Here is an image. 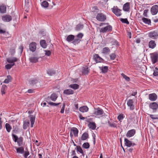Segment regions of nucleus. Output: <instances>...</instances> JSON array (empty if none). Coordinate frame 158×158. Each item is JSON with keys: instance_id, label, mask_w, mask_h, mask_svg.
<instances>
[{"instance_id": "nucleus-25", "label": "nucleus", "mask_w": 158, "mask_h": 158, "mask_svg": "<svg viewBox=\"0 0 158 158\" xmlns=\"http://www.w3.org/2000/svg\"><path fill=\"white\" fill-rule=\"evenodd\" d=\"M130 9V4L129 2L126 3L123 6V10L126 11H128Z\"/></svg>"}, {"instance_id": "nucleus-7", "label": "nucleus", "mask_w": 158, "mask_h": 158, "mask_svg": "<svg viewBox=\"0 0 158 158\" xmlns=\"http://www.w3.org/2000/svg\"><path fill=\"white\" fill-rule=\"evenodd\" d=\"M149 107L153 110V112H155L158 109V104L156 102H151L149 104Z\"/></svg>"}, {"instance_id": "nucleus-3", "label": "nucleus", "mask_w": 158, "mask_h": 158, "mask_svg": "<svg viewBox=\"0 0 158 158\" xmlns=\"http://www.w3.org/2000/svg\"><path fill=\"white\" fill-rule=\"evenodd\" d=\"M112 27L110 25H108L100 29L99 31L100 33H105L108 32H110L112 30Z\"/></svg>"}, {"instance_id": "nucleus-38", "label": "nucleus", "mask_w": 158, "mask_h": 158, "mask_svg": "<svg viewBox=\"0 0 158 158\" xmlns=\"http://www.w3.org/2000/svg\"><path fill=\"white\" fill-rule=\"evenodd\" d=\"M7 89V86L5 85H3L1 88V91L3 95L5 93V91Z\"/></svg>"}, {"instance_id": "nucleus-8", "label": "nucleus", "mask_w": 158, "mask_h": 158, "mask_svg": "<svg viewBox=\"0 0 158 158\" xmlns=\"http://www.w3.org/2000/svg\"><path fill=\"white\" fill-rule=\"evenodd\" d=\"M151 12L152 15H156L158 12V6L156 5L152 6L151 9Z\"/></svg>"}, {"instance_id": "nucleus-36", "label": "nucleus", "mask_w": 158, "mask_h": 158, "mask_svg": "<svg viewBox=\"0 0 158 158\" xmlns=\"http://www.w3.org/2000/svg\"><path fill=\"white\" fill-rule=\"evenodd\" d=\"M11 81V77L10 76L8 75L7 76V78H6L4 81H3V83H5L8 84L9 82Z\"/></svg>"}, {"instance_id": "nucleus-19", "label": "nucleus", "mask_w": 158, "mask_h": 158, "mask_svg": "<svg viewBox=\"0 0 158 158\" xmlns=\"http://www.w3.org/2000/svg\"><path fill=\"white\" fill-rule=\"evenodd\" d=\"M148 46L149 48L152 49L154 48L156 46V44L155 41L151 40L149 41L148 44Z\"/></svg>"}, {"instance_id": "nucleus-33", "label": "nucleus", "mask_w": 158, "mask_h": 158, "mask_svg": "<svg viewBox=\"0 0 158 158\" xmlns=\"http://www.w3.org/2000/svg\"><path fill=\"white\" fill-rule=\"evenodd\" d=\"M57 97L58 96L56 94L53 93L51 95L50 99L52 101H55L56 100Z\"/></svg>"}, {"instance_id": "nucleus-64", "label": "nucleus", "mask_w": 158, "mask_h": 158, "mask_svg": "<svg viewBox=\"0 0 158 158\" xmlns=\"http://www.w3.org/2000/svg\"><path fill=\"white\" fill-rule=\"evenodd\" d=\"M92 120V118H85V121L89 123Z\"/></svg>"}, {"instance_id": "nucleus-50", "label": "nucleus", "mask_w": 158, "mask_h": 158, "mask_svg": "<svg viewBox=\"0 0 158 158\" xmlns=\"http://www.w3.org/2000/svg\"><path fill=\"white\" fill-rule=\"evenodd\" d=\"M41 6L44 8H46L48 6V3L47 1H43L41 3Z\"/></svg>"}, {"instance_id": "nucleus-6", "label": "nucleus", "mask_w": 158, "mask_h": 158, "mask_svg": "<svg viewBox=\"0 0 158 158\" xmlns=\"http://www.w3.org/2000/svg\"><path fill=\"white\" fill-rule=\"evenodd\" d=\"M2 19L4 22H8L12 20V17L9 15H4L2 17Z\"/></svg>"}, {"instance_id": "nucleus-43", "label": "nucleus", "mask_w": 158, "mask_h": 158, "mask_svg": "<svg viewBox=\"0 0 158 158\" xmlns=\"http://www.w3.org/2000/svg\"><path fill=\"white\" fill-rule=\"evenodd\" d=\"M150 117L153 119H158V114H148Z\"/></svg>"}, {"instance_id": "nucleus-32", "label": "nucleus", "mask_w": 158, "mask_h": 158, "mask_svg": "<svg viewBox=\"0 0 158 158\" xmlns=\"http://www.w3.org/2000/svg\"><path fill=\"white\" fill-rule=\"evenodd\" d=\"M100 69L102 70V73H105L107 72L108 67L107 66L99 67Z\"/></svg>"}, {"instance_id": "nucleus-18", "label": "nucleus", "mask_w": 158, "mask_h": 158, "mask_svg": "<svg viewBox=\"0 0 158 158\" xmlns=\"http://www.w3.org/2000/svg\"><path fill=\"white\" fill-rule=\"evenodd\" d=\"M6 6L4 4L0 5V13L2 14H5L6 12Z\"/></svg>"}, {"instance_id": "nucleus-35", "label": "nucleus", "mask_w": 158, "mask_h": 158, "mask_svg": "<svg viewBox=\"0 0 158 158\" xmlns=\"http://www.w3.org/2000/svg\"><path fill=\"white\" fill-rule=\"evenodd\" d=\"M110 52V50L109 48L107 47H105L103 49L102 53L106 54H108Z\"/></svg>"}, {"instance_id": "nucleus-21", "label": "nucleus", "mask_w": 158, "mask_h": 158, "mask_svg": "<svg viewBox=\"0 0 158 158\" xmlns=\"http://www.w3.org/2000/svg\"><path fill=\"white\" fill-rule=\"evenodd\" d=\"M71 131L73 133L74 136L77 137L78 133V129L76 127H73L71 129Z\"/></svg>"}, {"instance_id": "nucleus-23", "label": "nucleus", "mask_w": 158, "mask_h": 158, "mask_svg": "<svg viewBox=\"0 0 158 158\" xmlns=\"http://www.w3.org/2000/svg\"><path fill=\"white\" fill-rule=\"evenodd\" d=\"M88 110V108L85 106L81 107L79 108L80 111L83 113L87 112Z\"/></svg>"}, {"instance_id": "nucleus-22", "label": "nucleus", "mask_w": 158, "mask_h": 158, "mask_svg": "<svg viewBox=\"0 0 158 158\" xmlns=\"http://www.w3.org/2000/svg\"><path fill=\"white\" fill-rule=\"evenodd\" d=\"M89 127L92 130H94L95 129L96 126L94 122H90L88 124Z\"/></svg>"}, {"instance_id": "nucleus-1", "label": "nucleus", "mask_w": 158, "mask_h": 158, "mask_svg": "<svg viewBox=\"0 0 158 158\" xmlns=\"http://www.w3.org/2000/svg\"><path fill=\"white\" fill-rule=\"evenodd\" d=\"M12 136L14 141L17 142L19 146H21L23 145V138L22 137H20L19 138L18 136L14 134H12Z\"/></svg>"}, {"instance_id": "nucleus-4", "label": "nucleus", "mask_w": 158, "mask_h": 158, "mask_svg": "<svg viewBox=\"0 0 158 158\" xmlns=\"http://www.w3.org/2000/svg\"><path fill=\"white\" fill-rule=\"evenodd\" d=\"M103 110L100 108L95 109L94 114L97 118L100 117L103 113Z\"/></svg>"}, {"instance_id": "nucleus-9", "label": "nucleus", "mask_w": 158, "mask_h": 158, "mask_svg": "<svg viewBox=\"0 0 158 158\" xmlns=\"http://www.w3.org/2000/svg\"><path fill=\"white\" fill-rule=\"evenodd\" d=\"M151 57L152 61L153 63H155L157 62L158 58V55L156 53H154L150 54Z\"/></svg>"}, {"instance_id": "nucleus-31", "label": "nucleus", "mask_w": 158, "mask_h": 158, "mask_svg": "<svg viewBox=\"0 0 158 158\" xmlns=\"http://www.w3.org/2000/svg\"><path fill=\"white\" fill-rule=\"evenodd\" d=\"M41 46L43 48H46L47 45L46 41L44 40H41L40 42Z\"/></svg>"}, {"instance_id": "nucleus-11", "label": "nucleus", "mask_w": 158, "mask_h": 158, "mask_svg": "<svg viewBox=\"0 0 158 158\" xmlns=\"http://www.w3.org/2000/svg\"><path fill=\"white\" fill-rule=\"evenodd\" d=\"M7 61L11 64L15 65V62L17 61V58L16 57H13L7 58L6 59Z\"/></svg>"}, {"instance_id": "nucleus-55", "label": "nucleus", "mask_w": 158, "mask_h": 158, "mask_svg": "<svg viewBox=\"0 0 158 158\" xmlns=\"http://www.w3.org/2000/svg\"><path fill=\"white\" fill-rule=\"evenodd\" d=\"M13 64H8L5 65V68L7 69H11V68L13 66Z\"/></svg>"}, {"instance_id": "nucleus-41", "label": "nucleus", "mask_w": 158, "mask_h": 158, "mask_svg": "<svg viewBox=\"0 0 158 158\" xmlns=\"http://www.w3.org/2000/svg\"><path fill=\"white\" fill-rule=\"evenodd\" d=\"M69 87L75 89H78L79 87V85L77 84H71Z\"/></svg>"}, {"instance_id": "nucleus-62", "label": "nucleus", "mask_w": 158, "mask_h": 158, "mask_svg": "<svg viewBox=\"0 0 158 158\" xmlns=\"http://www.w3.org/2000/svg\"><path fill=\"white\" fill-rule=\"evenodd\" d=\"M45 55L49 56L51 55V52L50 51L45 50Z\"/></svg>"}, {"instance_id": "nucleus-56", "label": "nucleus", "mask_w": 158, "mask_h": 158, "mask_svg": "<svg viewBox=\"0 0 158 158\" xmlns=\"http://www.w3.org/2000/svg\"><path fill=\"white\" fill-rule=\"evenodd\" d=\"M110 59L114 60L116 57V55L114 53H112L110 55Z\"/></svg>"}, {"instance_id": "nucleus-61", "label": "nucleus", "mask_w": 158, "mask_h": 158, "mask_svg": "<svg viewBox=\"0 0 158 158\" xmlns=\"http://www.w3.org/2000/svg\"><path fill=\"white\" fill-rule=\"evenodd\" d=\"M29 153L28 151H25L24 152V157L25 158H27V156L29 155Z\"/></svg>"}, {"instance_id": "nucleus-27", "label": "nucleus", "mask_w": 158, "mask_h": 158, "mask_svg": "<svg viewBox=\"0 0 158 158\" xmlns=\"http://www.w3.org/2000/svg\"><path fill=\"white\" fill-rule=\"evenodd\" d=\"M30 124L28 120H25L23 122V128L24 129H26L27 128Z\"/></svg>"}, {"instance_id": "nucleus-45", "label": "nucleus", "mask_w": 158, "mask_h": 158, "mask_svg": "<svg viewBox=\"0 0 158 158\" xmlns=\"http://www.w3.org/2000/svg\"><path fill=\"white\" fill-rule=\"evenodd\" d=\"M83 26L81 24H78L76 27L75 29L77 31H79L83 28Z\"/></svg>"}, {"instance_id": "nucleus-24", "label": "nucleus", "mask_w": 158, "mask_h": 158, "mask_svg": "<svg viewBox=\"0 0 158 158\" xmlns=\"http://www.w3.org/2000/svg\"><path fill=\"white\" fill-rule=\"evenodd\" d=\"M63 93L66 95L72 94L74 93V91L71 89H68L64 90Z\"/></svg>"}, {"instance_id": "nucleus-49", "label": "nucleus", "mask_w": 158, "mask_h": 158, "mask_svg": "<svg viewBox=\"0 0 158 158\" xmlns=\"http://www.w3.org/2000/svg\"><path fill=\"white\" fill-rule=\"evenodd\" d=\"M19 131V128L17 126H13V130L12 131V132L14 133H17Z\"/></svg>"}, {"instance_id": "nucleus-2", "label": "nucleus", "mask_w": 158, "mask_h": 158, "mask_svg": "<svg viewBox=\"0 0 158 158\" xmlns=\"http://www.w3.org/2000/svg\"><path fill=\"white\" fill-rule=\"evenodd\" d=\"M96 19L99 21L104 22L106 19V17L104 14L100 13L97 14L96 16Z\"/></svg>"}, {"instance_id": "nucleus-57", "label": "nucleus", "mask_w": 158, "mask_h": 158, "mask_svg": "<svg viewBox=\"0 0 158 158\" xmlns=\"http://www.w3.org/2000/svg\"><path fill=\"white\" fill-rule=\"evenodd\" d=\"M10 52L12 55H14L15 52V49L14 48L10 49Z\"/></svg>"}, {"instance_id": "nucleus-14", "label": "nucleus", "mask_w": 158, "mask_h": 158, "mask_svg": "<svg viewBox=\"0 0 158 158\" xmlns=\"http://www.w3.org/2000/svg\"><path fill=\"white\" fill-rule=\"evenodd\" d=\"M125 144L127 147H130L131 146H133L136 145L135 144L132 143L131 141L125 138L124 139Z\"/></svg>"}, {"instance_id": "nucleus-52", "label": "nucleus", "mask_w": 158, "mask_h": 158, "mask_svg": "<svg viewBox=\"0 0 158 158\" xmlns=\"http://www.w3.org/2000/svg\"><path fill=\"white\" fill-rule=\"evenodd\" d=\"M89 144L88 143H84L82 145V147L85 148V149H88L89 148Z\"/></svg>"}, {"instance_id": "nucleus-63", "label": "nucleus", "mask_w": 158, "mask_h": 158, "mask_svg": "<svg viewBox=\"0 0 158 158\" xmlns=\"http://www.w3.org/2000/svg\"><path fill=\"white\" fill-rule=\"evenodd\" d=\"M65 105L64 104H63L62 108L60 110V113L62 114L64 112V108H65Z\"/></svg>"}, {"instance_id": "nucleus-59", "label": "nucleus", "mask_w": 158, "mask_h": 158, "mask_svg": "<svg viewBox=\"0 0 158 158\" xmlns=\"http://www.w3.org/2000/svg\"><path fill=\"white\" fill-rule=\"evenodd\" d=\"M83 35L82 33H80L77 35V36L78 38V39L81 40L82 38Z\"/></svg>"}, {"instance_id": "nucleus-51", "label": "nucleus", "mask_w": 158, "mask_h": 158, "mask_svg": "<svg viewBox=\"0 0 158 158\" xmlns=\"http://www.w3.org/2000/svg\"><path fill=\"white\" fill-rule=\"evenodd\" d=\"M120 21L123 23H126L127 24H129V22L128 21L127 19H120Z\"/></svg>"}, {"instance_id": "nucleus-46", "label": "nucleus", "mask_w": 158, "mask_h": 158, "mask_svg": "<svg viewBox=\"0 0 158 158\" xmlns=\"http://www.w3.org/2000/svg\"><path fill=\"white\" fill-rule=\"evenodd\" d=\"M76 149L77 151L79 152L80 153L82 154H84V152L80 146H77Z\"/></svg>"}, {"instance_id": "nucleus-12", "label": "nucleus", "mask_w": 158, "mask_h": 158, "mask_svg": "<svg viewBox=\"0 0 158 158\" xmlns=\"http://www.w3.org/2000/svg\"><path fill=\"white\" fill-rule=\"evenodd\" d=\"M133 103V101L132 99H129L127 101V105L130 107V110H132L135 109Z\"/></svg>"}, {"instance_id": "nucleus-28", "label": "nucleus", "mask_w": 158, "mask_h": 158, "mask_svg": "<svg viewBox=\"0 0 158 158\" xmlns=\"http://www.w3.org/2000/svg\"><path fill=\"white\" fill-rule=\"evenodd\" d=\"M142 20L143 22L145 24L148 25H150L151 24V20L150 19L143 17L142 19Z\"/></svg>"}, {"instance_id": "nucleus-29", "label": "nucleus", "mask_w": 158, "mask_h": 158, "mask_svg": "<svg viewBox=\"0 0 158 158\" xmlns=\"http://www.w3.org/2000/svg\"><path fill=\"white\" fill-rule=\"evenodd\" d=\"M29 83L31 85H34L38 82V81L36 79H33L29 80Z\"/></svg>"}, {"instance_id": "nucleus-54", "label": "nucleus", "mask_w": 158, "mask_h": 158, "mask_svg": "<svg viewBox=\"0 0 158 158\" xmlns=\"http://www.w3.org/2000/svg\"><path fill=\"white\" fill-rule=\"evenodd\" d=\"M48 103L49 105H51V106H58V105H59L60 104V103H55L53 102H48Z\"/></svg>"}, {"instance_id": "nucleus-34", "label": "nucleus", "mask_w": 158, "mask_h": 158, "mask_svg": "<svg viewBox=\"0 0 158 158\" xmlns=\"http://www.w3.org/2000/svg\"><path fill=\"white\" fill-rule=\"evenodd\" d=\"M89 72V70L88 67H84L82 69V73L83 74H87Z\"/></svg>"}, {"instance_id": "nucleus-30", "label": "nucleus", "mask_w": 158, "mask_h": 158, "mask_svg": "<svg viewBox=\"0 0 158 158\" xmlns=\"http://www.w3.org/2000/svg\"><path fill=\"white\" fill-rule=\"evenodd\" d=\"M74 39V36L73 35H68L66 39V40L68 42H70L73 41Z\"/></svg>"}, {"instance_id": "nucleus-37", "label": "nucleus", "mask_w": 158, "mask_h": 158, "mask_svg": "<svg viewBox=\"0 0 158 158\" xmlns=\"http://www.w3.org/2000/svg\"><path fill=\"white\" fill-rule=\"evenodd\" d=\"M88 134L87 133L85 132L83 134L81 137V139L82 140H86L88 137Z\"/></svg>"}, {"instance_id": "nucleus-26", "label": "nucleus", "mask_w": 158, "mask_h": 158, "mask_svg": "<svg viewBox=\"0 0 158 158\" xmlns=\"http://www.w3.org/2000/svg\"><path fill=\"white\" fill-rule=\"evenodd\" d=\"M16 150V152L18 153L23 154L24 152V148L22 147L16 148L15 147Z\"/></svg>"}, {"instance_id": "nucleus-13", "label": "nucleus", "mask_w": 158, "mask_h": 158, "mask_svg": "<svg viewBox=\"0 0 158 158\" xmlns=\"http://www.w3.org/2000/svg\"><path fill=\"white\" fill-rule=\"evenodd\" d=\"M157 95L154 93L149 94L148 95L149 99L151 101H155L157 99Z\"/></svg>"}, {"instance_id": "nucleus-47", "label": "nucleus", "mask_w": 158, "mask_h": 158, "mask_svg": "<svg viewBox=\"0 0 158 158\" xmlns=\"http://www.w3.org/2000/svg\"><path fill=\"white\" fill-rule=\"evenodd\" d=\"M122 77L127 81H129L130 80V78L123 73L121 74Z\"/></svg>"}, {"instance_id": "nucleus-17", "label": "nucleus", "mask_w": 158, "mask_h": 158, "mask_svg": "<svg viewBox=\"0 0 158 158\" xmlns=\"http://www.w3.org/2000/svg\"><path fill=\"white\" fill-rule=\"evenodd\" d=\"M135 133V130L133 129L128 131L127 134L126 136L128 137H130L133 136Z\"/></svg>"}, {"instance_id": "nucleus-58", "label": "nucleus", "mask_w": 158, "mask_h": 158, "mask_svg": "<svg viewBox=\"0 0 158 158\" xmlns=\"http://www.w3.org/2000/svg\"><path fill=\"white\" fill-rule=\"evenodd\" d=\"M123 118V115L122 114H120L119 115L117 118L118 120L119 121H120L122 120Z\"/></svg>"}, {"instance_id": "nucleus-42", "label": "nucleus", "mask_w": 158, "mask_h": 158, "mask_svg": "<svg viewBox=\"0 0 158 158\" xmlns=\"http://www.w3.org/2000/svg\"><path fill=\"white\" fill-rule=\"evenodd\" d=\"M5 127L7 131L8 132H10L11 129V127L10 125L8 123H6L5 124Z\"/></svg>"}, {"instance_id": "nucleus-20", "label": "nucleus", "mask_w": 158, "mask_h": 158, "mask_svg": "<svg viewBox=\"0 0 158 158\" xmlns=\"http://www.w3.org/2000/svg\"><path fill=\"white\" fill-rule=\"evenodd\" d=\"M38 57L33 56L30 57L29 60L31 62L36 63L38 61Z\"/></svg>"}, {"instance_id": "nucleus-48", "label": "nucleus", "mask_w": 158, "mask_h": 158, "mask_svg": "<svg viewBox=\"0 0 158 158\" xmlns=\"http://www.w3.org/2000/svg\"><path fill=\"white\" fill-rule=\"evenodd\" d=\"M108 123L110 127H116V125L114 123L108 121Z\"/></svg>"}, {"instance_id": "nucleus-60", "label": "nucleus", "mask_w": 158, "mask_h": 158, "mask_svg": "<svg viewBox=\"0 0 158 158\" xmlns=\"http://www.w3.org/2000/svg\"><path fill=\"white\" fill-rule=\"evenodd\" d=\"M148 9H146L144 10L143 13V15L145 17H148L147 13H148Z\"/></svg>"}, {"instance_id": "nucleus-53", "label": "nucleus", "mask_w": 158, "mask_h": 158, "mask_svg": "<svg viewBox=\"0 0 158 158\" xmlns=\"http://www.w3.org/2000/svg\"><path fill=\"white\" fill-rule=\"evenodd\" d=\"M153 75L155 76H158V68H156L154 70Z\"/></svg>"}, {"instance_id": "nucleus-39", "label": "nucleus", "mask_w": 158, "mask_h": 158, "mask_svg": "<svg viewBox=\"0 0 158 158\" xmlns=\"http://www.w3.org/2000/svg\"><path fill=\"white\" fill-rule=\"evenodd\" d=\"M47 74L50 76H52L55 74L56 72L55 70L52 69H48L47 71Z\"/></svg>"}, {"instance_id": "nucleus-44", "label": "nucleus", "mask_w": 158, "mask_h": 158, "mask_svg": "<svg viewBox=\"0 0 158 158\" xmlns=\"http://www.w3.org/2000/svg\"><path fill=\"white\" fill-rule=\"evenodd\" d=\"M81 40L78 39H74L72 43L74 45H76L78 44L80 42Z\"/></svg>"}, {"instance_id": "nucleus-40", "label": "nucleus", "mask_w": 158, "mask_h": 158, "mask_svg": "<svg viewBox=\"0 0 158 158\" xmlns=\"http://www.w3.org/2000/svg\"><path fill=\"white\" fill-rule=\"evenodd\" d=\"M35 120V118L32 115H31L30 117V121L31 122V127H33Z\"/></svg>"}, {"instance_id": "nucleus-5", "label": "nucleus", "mask_w": 158, "mask_h": 158, "mask_svg": "<svg viewBox=\"0 0 158 158\" xmlns=\"http://www.w3.org/2000/svg\"><path fill=\"white\" fill-rule=\"evenodd\" d=\"M148 36L152 39H156L158 38V31H155L149 32Z\"/></svg>"}, {"instance_id": "nucleus-10", "label": "nucleus", "mask_w": 158, "mask_h": 158, "mask_svg": "<svg viewBox=\"0 0 158 158\" xmlns=\"http://www.w3.org/2000/svg\"><path fill=\"white\" fill-rule=\"evenodd\" d=\"M94 59L96 63L102 62L103 61V59L100 57L98 54H96L94 55Z\"/></svg>"}, {"instance_id": "nucleus-15", "label": "nucleus", "mask_w": 158, "mask_h": 158, "mask_svg": "<svg viewBox=\"0 0 158 158\" xmlns=\"http://www.w3.org/2000/svg\"><path fill=\"white\" fill-rule=\"evenodd\" d=\"M112 11L117 16H120L121 15V10L118 8L117 7L113 8Z\"/></svg>"}, {"instance_id": "nucleus-16", "label": "nucleus", "mask_w": 158, "mask_h": 158, "mask_svg": "<svg viewBox=\"0 0 158 158\" xmlns=\"http://www.w3.org/2000/svg\"><path fill=\"white\" fill-rule=\"evenodd\" d=\"M36 44L35 42H32L29 44V49L32 52H34L36 48Z\"/></svg>"}]
</instances>
